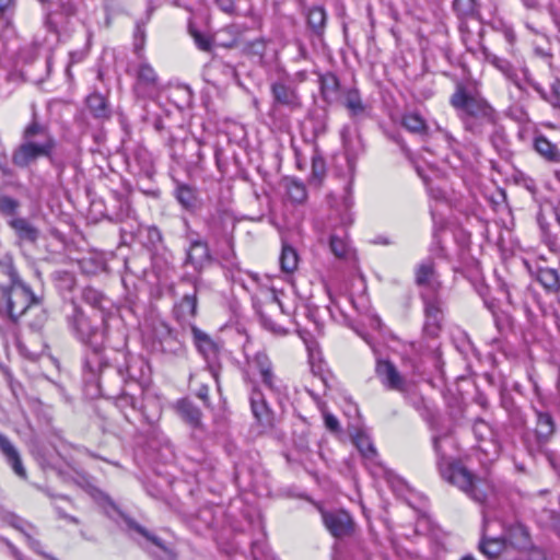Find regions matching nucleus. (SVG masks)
<instances>
[{
  "label": "nucleus",
  "instance_id": "f257e3e1",
  "mask_svg": "<svg viewBox=\"0 0 560 560\" xmlns=\"http://www.w3.org/2000/svg\"><path fill=\"white\" fill-rule=\"evenodd\" d=\"M246 376L252 385L250 406L255 418L265 427L273 424L272 412L269 409L262 394L257 389V384L262 383L271 392H279L281 380L276 375L269 357L264 352H257L248 360Z\"/></svg>",
  "mask_w": 560,
  "mask_h": 560
},
{
  "label": "nucleus",
  "instance_id": "f03ea898",
  "mask_svg": "<svg viewBox=\"0 0 560 560\" xmlns=\"http://www.w3.org/2000/svg\"><path fill=\"white\" fill-rule=\"evenodd\" d=\"M54 147V139L47 129L32 122L25 128L23 143L13 153L12 161L18 166H27L39 158L50 155Z\"/></svg>",
  "mask_w": 560,
  "mask_h": 560
},
{
  "label": "nucleus",
  "instance_id": "7ed1b4c3",
  "mask_svg": "<svg viewBox=\"0 0 560 560\" xmlns=\"http://www.w3.org/2000/svg\"><path fill=\"white\" fill-rule=\"evenodd\" d=\"M442 478L448 483L457 487L477 502H483L489 485L487 480L475 476L470 470L459 463L439 464Z\"/></svg>",
  "mask_w": 560,
  "mask_h": 560
},
{
  "label": "nucleus",
  "instance_id": "20e7f679",
  "mask_svg": "<svg viewBox=\"0 0 560 560\" xmlns=\"http://www.w3.org/2000/svg\"><path fill=\"white\" fill-rule=\"evenodd\" d=\"M133 91L138 97L154 98L161 92L159 75L153 67L142 61L135 69Z\"/></svg>",
  "mask_w": 560,
  "mask_h": 560
},
{
  "label": "nucleus",
  "instance_id": "39448f33",
  "mask_svg": "<svg viewBox=\"0 0 560 560\" xmlns=\"http://www.w3.org/2000/svg\"><path fill=\"white\" fill-rule=\"evenodd\" d=\"M5 298V312L12 320H18L33 303L31 291L20 284H12L3 290Z\"/></svg>",
  "mask_w": 560,
  "mask_h": 560
},
{
  "label": "nucleus",
  "instance_id": "423d86ee",
  "mask_svg": "<svg viewBox=\"0 0 560 560\" xmlns=\"http://www.w3.org/2000/svg\"><path fill=\"white\" fill-rule=\"evenodd\" d=\"M451 104L465 115L477 118H490L493 112L485 100L467 95L462 88L453 94Z\"/></svg>",
  "mask_w": 560,
  "mask_h": 560
},
{
  "label": "nucleus",
  "instance_id": "0eeeda50",
  "mask_svg": "<svg viewBox=\"0 0 560 560\" xmlns=\"http://www.w3.org/2000/svg\"><path fill=\"white\" fill-rule=\"evenodd\" d=\"M323 522L329 533L335 537H343L351 534L353 522L351 516L343 510L322 512Z\"/></svg>",
  "mask_w": 560,
  "mask_h": 560
},
{
  "label": "nucleus",
  "instance_id": "6e6552de",
  "mask_svg": "<svg viewBox=\"0 0 560 560\" xmlns=\"http://www.w3.org/2000/svg\"><path fill=\"white\" fill-rule=\"evenodd\" d=\"M283 313L282 304L277 294L272 291L268 294L264 302L262 308L259 311L262 325L276 335H284L285 328L278 320H273L269 315Z\"/></svg>",
  "mask_w": 560,
  "mask_h": 560
},
{
  "label": "nucleus",
  "instance_id": "1a4fd4ad",
  "mask_svg": "<svg viewBox=\"0 0 560 560\" xmlns=\"http://www.w3.org/2000/svg\"><path fill=\"white\" fill-rule=\"evenodd\" d=\"M375 372L386 388L398 392L405 390V378L390 361H377Z\"/></svg>",
  "mask_w": 560,
  "mask_h": 560
},
{
  "label": "nucleus",
  "instance_id": "9d476101",
  "mask_svg": "<svg viewBox=\"0 0 560 560\" xmlns=\"http://www.w3.org/2000/svg\"><path fill=\"white\" fill-rule=\"evenodd\" d=\"M210 261L209 248L201 241H194L187 252L186 262L196 270L202 269Z\"/></svg>",
  "mask_w": 560,
  "mask_h": 560
},
{
  "label": "nucleus",
  "instance_id": "9b49d317",
  "mask_svg": "<svg viewBox=\"0 0 560 560\" xmlns=\"http://www.w3.org/2000/svg\"><path fill=\"white\" fill-rule=\"evenodd\" d=\"M0 450L7 456V459L15 474L21 478H25L26 471L22 465L19 452L13 446V444L2 434H0Z\"/></svg>",
  "mask_w": 560,
  "mask_h": 560
},
{
  "label": "nucleus",
  "instance_id": "f8f14e48",
  "mask_svg": "<svg viewBox=\"0 0 560 560\" xmlns=\"http://www.w3.org/2000/svg\"><path fill=\"white\" fill-rule=\"evenodd\" d=\"M272 93L276 101L284 106L295 108L300 106V100L295 91L282 83H275L272 85Z\"/></svg>",
  "mask_w": 560,
  "mask_h": 560
},
{
  "label": "nucleus",
  "instance_id": "ddd939ff",
  "mask_svg": "<svg viewBox=\"0 0 560 560\" xmlns=\"http://www.w3.org/2000/svg\"><path fill=\"white\" fill-rule=\"evenodd\" d=\"M416 281L419 285L428 287L432 290L438 289L439 282L433 262L427 261L418 267L416 272Z\"/></svg>",
  "mask_w": 560,
  "mask_h": 560
},
{
  "label": "nucleus",
  "instance_id": "4468645a",
  "mask_svg": "<svg viewBox=\"0 0 560 560\" xmlns=\"http://www.w3.org/2000/svg\"><path fill=\"white\" fill-rule=\"evenodd\" d=\"M176 410L189 425L197 428L201 424V412L190 401L186 399L177 401Z\"/></svg>",
  "mask_w": 560,
  "mask_h": 560
},
{
  "label": "nucleus",
  "instance_id": "2eb2a0df",
  "mask_svg": "<svg viewBox=\"0 0 560 560\" xmlns=\"http://www.w3.org/2000/svg\"><path fill=\"white\" fill-rule=\"evenodd\" d=\"M537 280L548 292L557 293L560 291V276L556 269H538Z\"/></svg>",
  "mask_w": 560,
  "mask_h": 560
},
{
  "label": "nucleus",
  "instance_id": "dca6fc26",
  "mask_svg": "<svg viewBox=\"0 0 560 560\" xmlns=\"http://www.w3.org/2000/svg\"><path fill=\"white\" fill-rule=\"evenodd\" d=\"M555 422L552 417L547 412L537 413L536 435L539 441H548L555 433Z\"/></svg>",
  "mask_w": 560,
  "mask_h": 560
},
{
  "label": "nucleus",
  "instance_id": "f3484780",
  "mask_svg": "<svg viewBox=\"0 0 560 560\" xmlns=\"http://www.w3.org/2000/svg\"><path fill=\"white\" fill-rule=\"evenodd\" d=\"M10 225L22 241L33 243L38 237V230L28 223L25 219H13L10 221Z\"/></svg>",
  "mask_w": 560,
  "mask_h": 560
},
{
  "label": "nucleus",
  "instance_id": "a211bd4d",
  "mask_svg": "<svg viewBox=\"0 0 560 560\" xmlns=\"http://www.w3.org/2000/svg\"><path fill=\"white\" fill-rule=\"evenodd\" d=\"M506 545L505 538H483L479 544V549L489 559H495L505 550Z\"/></svg>",
  "mask_w": 560,
  "mask_h": 560
},
{
  "label": "nucleus",
  "instance_id": "6ab92c4d",
  "mask_svg": "<svg viewBox=\"0 0 560 560\" xmlns=\"http://www.w3.org/2000/svg\"><path fill=\"white\" fill-rule=\"evenodd\" d=\"M196 343L199 351L206 358L207 361L215 360L218 354V348L215 343L206 334L195 329L194 330Z\"/></svg>",
  "mask_w": 560,
  "mask_h": 560
},
{
  "label": "nucleus",
  "instance_id": "aec40b11",
  "mask_svg": "<svg viewBox=\"0 0 560 560\" xmlns=\"http://www.w3.org/2000/svg\"><path fill=\"white\" fill-rule=\"evenodd\" d=\"M535 150L551 162H560V152L557 145L551 143L547 138L540 136L535 139Z\"/></svg>",
  "mask_w": 560,
  "mask_h": 560
},
{
  "label": "nucleus",
  "instance_id": "412c9836",
  "mask_svg": "<svg viewBox=\"0 0 560 560\" xmlns=\"http://www.w3.org/2000/svg\"><path fill=\"white\" fill-rule=\"evenodd\" d=\"M509 544L522 553L533 545L530 542L528 532L522 526H516L511 529L509 534Z\"/></svg>",
  "mask_w": 560,
  "mask_h": 560
},
{
  "label": "nucleus",
  "instance_id": "4be33fe9",
  "mask_svg": "<svg viewBox=\"0 0 560 560\" xmlns=\"http://www.w3.org/2000/svg\"><path fill=\"white\" fill-rule=\"evenodd\" d=\"M246 28L241 25H230L221 32V36L228 34L231 36L229 40H222L224 47L246 46L247 42L244 37Z\"/></svg>",
  "mask_w": 560,
  "mask_h": 560
},
{
  "label": "nucleus",
  "instance_id": "5701e85b",
  "mask_svg": "<svg viewBox=\"0 0 560 560\" xmlns=\"http://www.w3.org/2000/svg\"><path fill=\"white\" fill-rule=\"evenodd\" d=\"M298 265L299 255L296 250L292 246L283 244L280 255V267L282 271L291 273L296 270Z\"/></svg>",
  "mask_w": 560,
  "mask_h": 560
},
{
  "label": "nucleus",
  "instance_id": "b1692460",
  "mask_svg": "<svg viewBox=\"0 0 560 560\" xmlns=\"http://www.w3.org/2000/svg\"><path fill=\"white\" fill-rule=\"evenodd\" d=\"M345 106L348 108L351 115L357 116L361 115L365 110V106L361 100V96L358 90H349L343 100Z\"/></svg>",
  "mask_w": 560,
  "mask_h": 560
},
{
  "label": "nucleus",
  "instance_id": "393cba45",
  "mask_svg": "<svg viewBox=\"0 0 560 560\" xmlns=\"http://www.w3.org/2000/svg\"><path fill=\"white\" fill-rule=\"evenodd\" d=\"M353 443L364 458L373 460L377 456L376 450L368 435L358 433L353 438Z\"/></svg>",
  "mask_w": 560,
  "mask_h": 560
},
{
  "label": "nucleus",
  "instance_id": "a878e982",
  "mask_svg": "<svg viewBox=\"0 0 560 560\" xmlns=\"http://www.w3.org/2000/svg\"><path fill=\"white\" fill-rule=\"evenodd\" d=\"M402 125L406 129L415 133H425L428 126L424 119L417 113H408L402 117Z\"/></svg>",
  "mask_w": 560,
  "mask_h": 560
},
{
  "label": "nucleus",
  "instance_id": "bb28decb",
  "mask_svg": "<svg viewBox=\"0 0 560 560\" xmlns=\"http://www.w3.org/2000/svg\"><path fill=\"white\" fill-rule=\"evenodd\" d=\"M307 22L314 32H322L326 23L325 10L320 7L312 8L307 13Z\"/></svg>",
  "mask_w": 560,
  "mask_h": 560
},
{
  "label": "nucleus",
  "instance_id": "cd10ccee",
  "mask_svg": "<svg viewBox=\"0 0 560 560\" xmlns=\"http://www.w3.org/2000/svg\"><path fill=\"white\" fill-rule=\"evenodd\" d=\"M288 196L294 202H302L306 199L305 186L295 179H288L285 184Z\"/></svg>",
  "mask_w": 560,
  "mask_h": 560
},
{
  "label": "nucleus",
  "instance_id": "c85d7f7f",
  "mask_svg": "<svg viewBox=\"0 0 560 560\" xmlns=\"http://www.w3.org/2000/svg\"><path fill=\"white\" fill-rule=\"evenodd\" d=\"M326 166L325 161L320 156H314L312 159V175L311 182L315 185H319L325 177Z\"/></svg>",
  "mask_w": 560,
  "mask_h": 560
},
{
  "label": "nucleus",
  "instance_id": "c756f323",
  "mask_svg": "<svg viewBox=\"0 0 560 560\" xmlns=\"http://www.w3.org/2000/svg\"><path fill=\"white\" fill-rule=\"evenodd\" d=\"M176 197L185 208H190L195 203V192L188 186H179L176 190Z\"/></svg>",
  "mask_w": 560,
  "mask_h": 560
},
{
  "label": "nucleus",
  "instance_id": "7c9ffc66",
  "mask_svg": "<svg viewBox=\"0 0 560 560\" xmlns=\"http://www.w3.org/2000/svg\"><path fill=\"white\" fill-rule=\"evenodd\" d=\"M330 249L336 257L342 258L348 253V244L343 238L332 235L330 237Z\"/></svg>",
  "mask_w": 560,
  "mask_h": 560
},
{
  "label": "nucleus",
  "instance_id": "2f4dec72",
  "mask_svg": "<svg viewBox=\"0 0 560 560\" xmlns=\"http://www.w3.org/2000/svg\"><path fill=\"white\" fill-rule=\"evenodd\" d=\"M190 34L199 49L203 51H209L211 49L212 40L208 35H205L196 30H191Z\"/></svg>",
  "mask_w": 560,
  "mask_h": 560
},
{
  "label": "nucleus",
  "instance_id": "473e14b6",
  "mask_svg": "<svg viewBox=\"0 0 560 560\" xmlns=\"http://www.w3.org/2000/svg\"><path fill=\"white\" fill-rule=\"evenodd\" d=\"M523 557L525 560H548L544 550L533 545L523 552Z\"/></svg>",
  "mask_w": 560,
  "mask_h": 560
},
{
  "label": "nucleus",
  "instance_id": "72a5a7b5",
  "mask_svg": "<svg viewBox=\"0 0 560 560\" xmlns=\"http://www.w3.org/2000/svg\"><path fill=\"white\" fill-rule=\"evenodd\" d=\"M18 206H19L18 202L10 197H1L0 198V211L5 214L14 213Z\"/></svg>",
  "mask_w": 560,
  "mask_h": 560
},
{
  "label": "nucleus",
  "instance_id": "f704fd0d",
  "mask_svg": "<svg viewBox=\"0 0 560 560\" xmlns=\"http://www.w3.org/2000/svg\"><path fill=\"white\" fill-rule=\"evenodd\" d=\"M77 328L78 330L81 332L82 337L83 338H90L94 335V330H89L88 331V328H89V320L86 317H84L83 315H80L78 318H77Z\"/></svg>",
  "mask_w": 560,
  "mask_h": 560
},
{
  "label": "nucleus",
  "instance_id": "c9c22d12",
  "mask_svg": "<svg viewBox=\"0 0 560 560\" xmlns=\"http://www.w3.org/2000/svg\"><path fill=\"white\" fill-rule=\"evenodd\" d=\"M88 102H89L90 107L94 109L96 115L103 114V112L105 109V105H104L103 98L101 96H98V95L91 96V97H89Z\"/></svg>",
  "mask_w": 560,
  "mask_h": 560
},
{
  "label": "nucleus",
  "instance_id": "e433bc0d",
  "mask_svg": "<svg viewBox=\"0 0 560 560\" xmlns=\"http://www.w3.org/2000/svg\"><path fill=\"white\" fill-rule=\"evenodd\" d=\"M324 419H325V425L328 430L332 431V432H337L339 430V421L337 420V418L330 413H325L324 415Z\"/></svg>",
  "mask_w": 560,
  "mask_h": 560
},
{
  "label": "nucleus",
  "instance_id": "4c0bfd02",
  "mask_svg": "<svg viewBox=\"0 0 560 560\" xmlns=\"http://www.w3.org/2000/svg\"><path fill=\"white\" fill-rule=\"evenodd\" d=\"M136 529H137L141 535H143L145 538H148L149 540H151L154 545H156L158 547H160V548H162V549H165V547L163 546L162 541H161L158 537H155V536H153V535L149 534V533H148L143 527H141V526H136Z\"/></svg>",
  "mask_w": 560,
  "mask_h": 560
},
{
  "label": "nucleus",
  "instance_id": "58836bf2",
  "mask_svg": "<svg viewBox=\"0 0 560 560\" xmlns=\"http://www.w3.org/2000/svg\"><path fill=\"white\" fill-rule=\"evenodd\" d=\"M215 2L226 13H231L234 10V0H215Z\"/></svg>",
  "mask_w": 560,
  "mask_h": 560
},
{
  "label": "nucleus",
  "instance_id": "ea45409f",
  "mask_svg": "<svg viewBox=\"0 0 560 560\" xmlns=\"http://www.w3.org/2000/svg\"><path fill=\"white\" fill-rule=\"evenodd\" d=\"M13 0H0V15L4 18L5 13L12 8Z\"/></svg>",
  "mask_w": 560,
  "mask_h": 560
},
{
  "label": "nucleus",
  "instance_id": "a19ab883",
  "mask_svg": "<svg viewBox=\"0 0 560 560\" xmlns=\"http://www.w3.org/2000/svg\"><path fill=\"white\" fill-rule=\"evenodd\" d=\"M183 306H188L190 308L191 314L195 313L196 308V300L194 296H185L183 301Z\"/></svg>",
  "mask_w": 560,
  "mask_h": 560
},
{
  "label": "nucleus",
  "instance_id": "79ce46f5",
  "mask_svg": "<svg viewBox=\"0 0 560 560\" xmlns=\"http://www.w3.org/2000/svg\"><path fill=\"white\" fill-rule=\"evenodd\" d=\"M427 313H428L429 317H433L434 319H436L439 310L435 306L428 305Z\"/></svg>",
  "mask_w": 560,
  "mask_h": 560
},
{
  "label": "nucleus",
  "instance_id": "37998d69",
  "mask_svg": "<svg viewBox=\"0 0 560 560\" xmlns=\"http://www.w3.org/2000/svg\"><path fill=\"white\" fill-rule=\"evenodd\" d=\"M493 63L495 65V67H498V68H499V69H501L502 71H506V70H508V68H509L506 62H504V61H502V60H500V59H498V58H495V59L493 60Z\"/></svg>",
  "mask_w": 560,
  "mask_h": 560
},
{
  "label": "nucleus",
  "instance_id": "c03bdc74",
  "mask_svg": "<svg viewBox=\"0 0 560 560\" xmlns=\"http://www.w3.org/2000/svg\"><path fill=\"white\" fill-rule=\"evenodd\" d=\"M326 81H330V83H331V86H332V88H336V86H337V80H336V78H335L334 75H330L329 78H327V79H325V80L323 81V91H324V93L326 92V89H327V88H326Z\"/></svg>",
  "mask_w": 560,
  "mask_h": 560
},
{
  "label": "nucleus",
  "instance_id": "a18cd8bd",
  "mask_svg": "<svg viewBox=\"0 0 560 560\" xmlns=\"http://www.w3.org/2000/svg\"><path fill=\"white\" fill-rule=\"evenodd\" d=\"M198 397L206 401L208 399V388L202 387L198 393Z\"/></svg>",
  "mask_w": 560,
  "mask_h": 560
},
{
  "label": "nucleus",
  "instance_id": "49530a36",
  "mask_svg": "<svg viewBox=\"0 0 560 560\" xmlns=\"http://www.w3.org/2000/svg\"><path fill=\"white\" fill-rule=\"evenodd\" d=\"M524 4L527 7V8H535L537 2L536 0H524Z\"/></svg>",
  "mask_w": 560,
  "mask_h": 560
},
{
  "label": "nucleus",
  "instance_id": "de8ad7c7",
  "mask_svg": "<svg viewBox=\"0 0 560 560\" xmlns=\"http://www.w3.org/2000/svg\"><path fill=\"white\" fill-rule=\"evenodd\" d=\"M8 269H9L10 279H11L12 282H14L15 281V276H16L15 271L13 270L12 267H9Z\"/></svg>",
  "mask_w": 560,
  "mask_h": 560
},
{
  "label": "nucleus",
  "instance_id": "09e8293b",
  "mask_svg": "<svg viewBox=\"0 0 560 560\" xmlns=\"http://www.w3.org/2000/svg\"><path fill=\"white\" fill-rule=\"evenodd\" d=\"M555 92L560 95V81H557L555 85Z\"/></svg>",
  "mask_w": 560,
  "mask_h": 560
},
{
  "label": "nucleus",
  "instance_id": "8fccbe9b",
  "mask_svg": "<svg viewBox=\"0 0 560 560\" xmlns=\"http://www.w3.org/2000/svg\"><path fill=\"white\" fill-rule=\"evenodd\" d=\"M434 448H435V451L438 453H440V445H439V440L438 439L434 440Z\"/></svg>",
  "mask_w": 560,
  "mask_h": 560
},
{
  "label": "nucleus",
  "instance_id": "3c124183",
  "mask_svg": "<svg viewBox=\"0 0 560 560\" xmlns=\"http://www.w3.org/2000/svg\"><path fill=\"white\" fill-rule=\"evenodd\" d=\"M142 46H143V34L141 33V44L136 46L137 50L142 49Z\"/></svg>",
  "mask_w": 560,
  "mask_h": 560
},
{
  "label": "nucleus",
  "instance_id": "603ef678",
  "mask_svg": "<svg viewBox=\"0 0 560 560\" xmlns=\"http://www.w3.org/2000/svg\"><path fill=\"white\" fill-rule=\"evenodd\" d=\"M557 221L560 223V213L557 209H553Z\"/></svg>",
  "mask_w": 560,
  "mask_h": 560
},
{
  "label": "nucleus",
  "instance_id": "864d4df0",
  "mask_svg": "<svg viewBox=\"0 0 560 560\" xmlns=\"http://www.w3.org/2000/svg\"><path fill=\"white\" fill-rule=\"evenodd\" d=\"M460 560H476L472 556L468 555L463 557Z\"/></svg>",
  "mask_w": 560,
  "mask_h": 560
},
{
  "label": "nucleus",
  "instance_id": "5fc2aeb1",
  "mask_svg": "<svg viewBox=\"0 0 560 560\" xmlns=\"http://www.w3.org/2000/svg\"><path fill=\"white\" fill-rule=\"evenodd\" d=\"M479 425H485V423L483 422L477 423L476 424V430L478 429Z\"/></svg>",
  "mask_w": 560,
  "mask_h": 560
}]
</instances>
